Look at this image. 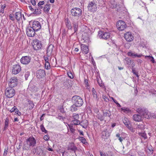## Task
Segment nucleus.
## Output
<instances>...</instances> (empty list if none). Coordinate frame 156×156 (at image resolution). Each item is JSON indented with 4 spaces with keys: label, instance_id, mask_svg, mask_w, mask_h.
Instances as JSON below:
<instances>
[{
    "label": "nucleus",
    "instance_id": "f257e3e1",
    "mask_svg": "<svg viewBox=\"0 0 156 156\" xmlns=\"http://www.w3.org/2000/svg\"><path fill=\"white\" fill-rule=\"evenodd\" d=\"M136 111L144 118L147 119H150L151 117L154 118H156V115L154 116L153 114H151L147 110L144 109L139 108L137 109Z\"/></svg>",
    "mask_w": 156,
    "mask_h": 156
},
{
    "label": "nucleus",
    "instance_id": "f03ea898",
    "mask_svg": "<svg viewBox=\"0 0 156 156\" xmlns=\"http://www.w3.org/2000/svg\"><path fill=\"white\" fill-rule=\"evenodd\" d=\"M72 101L73 104H75L79 107L82 106L83 103V99L77 95L73 97Z\"/></svg>",
    "mask_w": 156,
    "mask_h": 156
},
{
    "label": "nucleus",
    "instance_id": "7ed1b4c3",
    "mask_svg": "<svg viewBox=\"0 0 156 156\" xmlns=\"http://www.w3.org/2000/svg\"><path fill=\"white\" fill-rule=\"evenodd\" d=\"M71 13L72 16L75 18H78L81 15L82 11L80 8L75 7L71 9Z\"/></svg>",
    "mask_w": 156,
    "mask_h": 156
},
{
    "label": "nucleus",
    "instance_id": "20e7f679",
    "mask_svg": "<svg viewBox=\"0 0 156 156\" xmlns=\"http://www.w3.org/2000/svg\"><path fill=\"white\" fill-rule=\"evenodd\" d=\"M5 94L7 97L11 98L14 95L15 91L13 88L9 87L6 88Z\"/></svg>",
    "mask_w": 156,
    "mask_h": 156
},
{
    "label": "nucleus",
    "instance_id": "39448f33",
    "mask_svg": "<svg viewBox=\"0 0 156 156\" xmlns=\"http://www.w3.org/2000/svg\"><path fill=\"white\" fill-rule=\"evenodd\" d=\"M33 41V46L34 50H38L41 49L42 47V44L41 41L36 39L34 40Z\"/></svg>",
    "mask_w": 156,
    "mask_h": 156
},
{
    "label": "nucleus",
    "instance_id": "423d86ee",
    "mask_svg": "<svg viewBox=\"0 0 156 156\" xmlns=\"http://www.w3.org/2000/svg\"><path fill=\"white\" fill-rule=\"evenodd\" d=\"M98 35L100 38L107 40L110 38V33L109 32H105L100 31L98 33Z\"/></svg>",
    "mask_w": 156,
    "mask_h": 156
},
{
    "label": "nucleus",
    "instance_id": "0eeeda50",
    "mask_svg": "<svg viewBox=\"0 0 156 156\" xmlns=\"http://www.w3.org/2000/svg\"><path fill=\"white\" fill-rule=\"evenodd\" d=\"M116 24L117 27L119 30H123L126 27L125 22L122 20H119L117 22Z\"/></svg>",
    "mask_w": 156,
    "mask_h": 156
},
{
    "label": "nucleus",
    "instance_id": "6e6552de",
    "mask_svg": "<svg viewBox=\"0 0 156 156\" xmlns=\"http://www.w3.org/2000/svg\"><path fill=\"white\" fill-rule=\"evenodd\" d=\"M35 31H36L34 30V29H33L32 27H28L26 29L27 35L29 37L34 36L35 34Z\"/></svg>",
    "mask_w": 156,
    "mask_h": 156
},
{
    "label": "nucleus",
    "instance_id": "1a4fd4ad",
    "mask_svg": "<svg viewBox=\"0 0 156 156\" xmlns=\"http://www.w3.org/2000/svg\"><path fill=\"white\" fill-rule=\"evenodd\" d=\"M31 57L29 56H22L20 60L21 63L24 65H27L30 61Z\"/></svg>",
    "mask_w": 156,
    "mask_h": 156
},
{
    "label": "nucleus",
    "instance_id": "9d476101",
    "mask_svg": "<svg viewBox=\"0 0 156 156\" xmlns=\"http://www.w3.org/2000/svg\"><path fill=\"white\" fill-rule=\"evenodd\" d=\"M41 24L39 22L37 21H33L32 25V28L34 29V30L37 31L41 29Z\"/></svg>",
    "mask_w": 156,
    "mask_h": 156
},
{
    "label": "nucleus",
    "instance_id": "9b49d317",
    "mask_svg": "<svg viewBox=\"0 0 156 156\" xmlns=\"http://www.w3.org/2000/svg\"><path fill=\"white\" fill-rule=\"evenodd\" d=\"M21 70V67L20 65L16 64L13 65L12 66V72L14 74L19 73Z\"/></svg>",
    "mask_w": 156,
    "mask_h": 156
},
{
    "label": "nucleus",
    "instance_id": "f8f14e48",
    "mask_svg": "<svg viewBox=\"0 0 156 156\" xmlns=\"http://www.w3.org/2000/svg\"><path fill=\"white\" fill-rule=\"evenodd\" d=\"M88 8L90 12H95L97 10V5L94 2H90L88 4Z\"/></svg>",
    "mask_w": 156,
    "mask_h": 156
},
{
    "label": "nucleus",
    "instance_id": "ddd939ff",
    "mask_svg": "<svg viewBox=\"0 0 156 156\" xmlns=\"http://www.w3.org/2000/svg\"><path fill=\"white\" fill-rule=\"evenodd\" d=\"M72 118L73 119L72 121L73 124L76 125L80 124V121L78 120L79 119V116L78 114L73 113L72 116Z\"/></svg>",
    "mask_w": 156,
    "mask_h": 156
},
{
    "label": "nucleus",
    "instance_id": "4468645a",
    "mask_svg": "<svg viewBox=\"0 0 156 156\" xmlns=\"http://www.w3.org/2000/svg\"><path fill=\"white\" fill-rule=\"evenodd\" d=\"M18 80L16 77H13L10 79L9 83V87L13 88L17 86Z\"/></svg>",
    "mask_w": 156,
    "mask_h": 156
},
{
    "label": "nucleus",
    "instance_id": "2eb2a0df",
    "mask_svg": "<svg viewBox=\"0 0 156 156\" xmlns=\"http://www.w3.org/2000/svg\"><path fill=\"white\" fill-rule=\"evenodd\" d=\"M45 75V71L43 69H40L36 72V76L39 79L43 78Z\"/></svg>",
    "mask_w": 156,
    "mask_h": 156
},
{
    "label": "nucleus",
    "instance_id": "dca6fc26",
    "mask_svg": "<svg viewBox=\"0 0 156 156\" xmlns=\"http://www.w3.org/2000/svg\"><path fill=\"white\" fill-rule=\"evenodd\" d=\"M124 37L125 39L128 42H131L133 39V37L130 32L126 33L124 34Z\"/></svg>",
    "mask_w": 156,
    "mask_h": 156
},
{
    "label": "nucleus",
    "instance_id": "f3484780",
    "mask_svg": "<svg viewBox=\"0 0 156 156\" xmlns=\"http://www.w3.org/2000/svg\"><path fill=\"white\" fill-rule=\"evenodd\" d=\"M54 47V45L52 44H50L48 46L46 53L47 56L50 57L51 55Z\"/></svg>",
    "mask_w": 156,
    "mask_h": 156
},
{
    "label": "nucleus",
    "instance_id": "a211bd4d",
    "mask_svg": "<svg viewBox=\"0 0 156 156\" xmlns=\"http://www.w3.org/2000/svg\"><path fill=\"white\" fill-rule=\"evenodd\" d=\"M68 150H70L73 151L75 153L76 151L77 150V147L73 143H70L67 147Z\"/></svg>",
    "mask_w": 156,
    "mask_h": 156
},
{
    "label": "nucleus",
    "instance_id": "6ab92c4d",
    "mask_svg": "<svg viewBox=\"0 0 156 156\" xmlns=\"http://www.w3.org/2000/svg\"><path fill=\"white\" fill-rule=\"evenodd\" d=\"M27 140L31 146L34 147L35 145L36 140L35 138L33 137H30L27 139Z\"/></svg>",
    "mask_w": 156,
    "mask_h": 156
},
{
    "label": "nucleus",
    "instance_id": "aec40b11",
    "mask_svg": "<svg viewBox=\"0 0 156 156\" xmlns=\"http://www.w3.org/2000/svg\"><path fill=\"white\" fill-rule=\"evenodd\" d=\"M102 138L105 139H107L110 136V134L107 131V129H105L101 133Z\"/></svg>",
    "mask_w": 156,
    "mask_h": 156
},
{
    "label": "nucleus",
    "instance_id": "412c9836",
    "mask_svg": "<svg viewBox=\"0 0 156 156\" xmlns=\"http://www.w3.org/2000/svg\"><path fill=\"white\" fill-rule=\"evenodd\" d=\"M142 116L140 115L135 114L133 116V119L136 122H140L142 120Z\"/></svg>",
    "mask_w": 156,
    "mask_h": 156
},
{
    "label": "nucleus",
    "instance_id": "4be33fe9",
    "mask_svg": "<svg viewBox=\"0 0 156 156\" xmlns=\"http://www.w3.org/2000/svg\"><path fill=\"white\" fill-rule=\"evenodd\" d=\"M81 48L82 52L87 54L88 52L89 49L88 47L84 44H81Z\"/></svg>",
    "mask_w": 156,
    "mask_h": 156
},
{
    "label": "nucleus",
    "instance_id": "5701e85b",
    "mask_svg": "<svg viewBox=\"0 0 156 156\" xmlns=\"http://www.w3.org/2000/svg\"><path fill=\"white\" fill-rule=\"evenodd\" d=\"M29 143L26 140V141L23 143V150H28L29 149L31 146Z\"/></svg>",
    "mask_w": 156,
    "mask_h": 156
},
{
    "label": "nucleus",
    "instance_id": "b1692460",
    "mask_svg": "<svg viewBox=\"0 0 156 156\" xmlns=\"http://www.w3.org/2000/svg\"><path fill=\"white\" fill-rule=\"evenodd\" d=\"M15 16L16 20L19 21L22 19V13L20 12H16L15 14Z\"/></svg>",
    "mask_w": 156,
    "mask_h": 156
},
{
    "label": "nucleus",
    "instance_id": "393cba45",
    "mask_svg": "<svg viewBox=\"0 0 156 156\" xmlns=\"http://www.w3.org/2000/svg\"><path fill=\"white\" fill-rule=\"evenodd\" d=\"M127 54L129 56H131L133 58H135L136 57H140L142 56L141 55H138L137 54H136L135 53H133L131 52H128Z\"/></svg>",
    "mask_w": 156,
    "mask_h": 156
},
{
    "label": "nucleus",
    "instance_id": "a878e982",
    "mask_svg": "<svg viewBox=\"0 0 156 156\" xmlns=\"http://www.w3.org/2000/svg\"><path fill=\"white\" fill-rule=\"evenodd\" d=\"M65 22L66 25V27L69 29H72V27L71 26L70 21L69 20L68 18H66L65 19Z\"/></svg>",
    "mask_w": 156,
    "mask_h": 156
},
{
    "label": "nucleus",
    "instance_id": "bb28decb",
    "mask_svg": "<svg viewBox=\"0 0 156 156\" xmlns=\"http://www.w3.org/2000/svg\"><path fill=\"white\" fill-rule=\"evenodd\" d=\"M76 105H75V104H73L71 106L70 108V110L71 111L73 112L78 110V108L79 107Z\"/></svg>",
    "mask_w": 156,
    "mask_h": 156
},
{
    "label": "nucleus",
    "instance_id": "cd10ccee",
    "mask_svg": "<svg viewBox=\"0 0 156 156\" xmlns=\"http://www.w3.org/2000/svg\"><path fill=\"white\" fill-rule=\"evenodd\" d=\"M73 24L74 32L70 35V36H72L78 30V25L77 24L74 22L73 23Z\"/></svg>",
    "mask_w": 156,
    "mask_h": 156
},
{
    "label": "nucleus",
    "instance_id": "c85d7f7f",
    "mask_svg": "<svg viewBox=\"0 0 156 156\" xmlns=\"http://www.w3.org/2000/svg\"><path fill=\"white\" fill-rule=\"evenodd\" d=\"M9 119L6 118L4 123V130H5L7 129L9 126Z\"/></svg>",
    "mask_w": 156,
    "mask_h": 156
},
{
    "label": "nucleus",
    "instance_id": "c756f323",
    "mask_svg": "<svg viewBox=\"0 0 156 156\" xmlns=\"http://www.w3.org/2000/svg\"><path fill=\"white\" fill-rule=\"evenodd\" d=\"M41 10L40 9H38L37 8H35L33 13L34 14L39 15L41 13Z\"/></svg>",
    "mask_w": 156,
    "mask_h": 156
},
{
    "label": "nucleus",
    "instance_id": "7c9ffc66",
    "mask_svg": "<svg viewBox=\"0 0 156 156\" xmlns=\"http://www.w3.org/2000/svg\"><path fill=\"white\" fill-rule=\"evenodd\" d=\"M50 5L47 4L45 5V6L43 9V10L44 12H48L50 9Z\"/></svg>",
    "mask_w": 156,
    "mask_h": 156
},
{
    "label": "nucleus",
    "instance_id": "2f4dec72",
    "mask_svg": "<svg viewBox=\"0 0 156 156\" xmlns=\"http://www.w3.org/2000/svg\"><path fill=\"white\" fill-rule=\"evenodd\" d=\"M121 110L126 113H128L131 112V110L128 108L122 107L121 108Z\"/></svg>",
    "mask_w": 156,
    "mask_h": 156
},
{
    "label": "nucleus",
    "instance_id": "473e14b6",
    "mask_svg": "<svg viewBox=\"0 0 156 156\" xmlns=\"http://www.w3.org/2000/svg\"><path fill=\"white\" fill-rule=\"evenodd\" d=\"M138 134L140 136L144 139H146L147 138L146 134L144 132H139L138 133Z\"/></svg>",
    "mask_w": 156,
    "mask_h": 156
},
{
    "label": "nucleus",
    "instance_id": "72a5a7b5",
    "mask_svg": "<svg viewBox=\"0 0 156 156\" xmlns=\"http://www.w3.org/2000/svg\"><path fill=\"white\" fill-rule=\"evenodd\" d=\"M28 104H29L28 107H29V109H32L33 108L34 106V103H33L32 101L30 100H28Z\"/></svg>",
    "mask_w": 156,
    "mask_h": 156
},
{
    "label": "nucleus",
    "instance_id": "f704fd0d",
    "mask_svg": "<svg viewBox=\"0 0 156 156\" xmlns=\"http://www.w3.org/2000/svg\"><path fill=\"white\" fill-rule=\"evenodd\" d=\"M83 122H80V124H79L82 126L83 128H86L87 126V124L88 123L87 121H86L84 123Z\"/></svg>",
    "mask_w": 156,
    "mask_h": 156
},
{
    "label": "nucleus",
    "instance_id": "c9c22d12",
    "mask_svg": "<svg viewBox=\"0 0 156 156\" xmlns=\"http://www.w3.org/2000/svg\"><path fill=\"white\" fill-rule=\"evenodd\" d=\"M92 94L94 98L96 99H98V98L97 97V96L96 94V92L94 88H93L92 89Z\"/></svg>",
    "mask_w": 156,
    "mask_h": 156
},
{
    "label": "nucleus",
    "instance_id": "e433bc0d",
    "mask_svg": "<svg viewBox=\"0 0 156 156\" xmlns=\"http://www.w3.org/2000/svg\"><path fill=\"white\" fill-rule=\"evenodd\" d=\"M103 113L104 116H109L110 117L111 115V113L110 112H108L107 111H103Z\"/></svg>",
    "mask_w": 156,
    "mask_h": 156
},
{
    "label": "nucleus",
    "instance_id": "4c0bfd02",
    "mask_svg": "<svg viewBox=\"0 0 156 156\" xmlns=\"http://www.w3.org/2000/svg\"><path fill=\"white\" fill-rule=\"evenodd\" d=\"M97 117L101 121L104 120V116H103L102 114L100 113L98 114L97 115Z\"/></svg>",
    "mask_w": 156,
    "mask_h": 156
},
{
    "label": "nucleus",
    "instance_id": "58836bf2",
    "mask_svg": "<svg viewBox=\"0 0 156 156\" xmlns=\"http://www.w3.org/2000/svg\"><path fill=\"white\" fill-rule=\"evenodd\" d=\"M79 138L80 140V141L83 143L85 144L87 142L86 140L83 137H79Z\"/></svg>",
    "mask_w": 156,
    "mask_h": 156
},
{
    "label": "nucleus",
    "instance_id": "ea45409f",
    "mask_svg": "<svg viewBox=\"0 0 156 156\" xmlns=\"http://www.w3.org/2000/svg\"><path fill=\"white\" fill-rule=\"evenodd\" d=\"M58 109L62 113H64L65 112L63 108V106L62 105H60L58 106Z\"/></svg>",
    "mask_w": 156,
    "mask_h": 156
},
{
    "label": "nucleus",
    "instance_id": "a19ab883",
    "mask_svg": "<svg viewBox=\"0 0 156 156\" xmlns=\"http://www.w3.org/2000/svg\"><path fill=\"white\" fill-rule=\"evenodd\" d=\"M123 122L125 125L127 127L130 125V122L129 121H127L126 120L124 119L123 121Z\"/></svg>",
    "mask_w": 156,
    "mask_h": 156
},
{
    "label": "nucleus",
    "instance_id": "79ce46f5",
    "mask_svg": "<svg viewBox=\"0 0 156 156\" xmlns=\"http://www.w3.org/2000/svg\"><path fill=\"white\" fill-rule=\"evenodd\" d=\"M42 132H44L45 133H47V131L45 129L44 125L43 124L40 126Z\"/></svg>",
    "mask_w": 156,
    "mask_h": 156
},
{
    "label": "nucleus",
    "instance_id": "37998d69",
    "mask_svg": "<svg viewBox=\"0 0 156 156\" xmlns=\"http://www.w3.org/2000/svg\"><path fill=\"white\" fill-rule=\"evenodd\" d=\"M111 7L112 9L115 8L117 6V3L115 2H113V3H111Z\"/></svg>",
    "mask_w": 156,
    "mask_h": 156
},
{
    "label": "nucleus",
    "instance_id": "c03bdc74",
    "mask_svg": "<svg viewBox=\"0 0 156 156\" xmlns=\"http://www.w3.org/2000/svg\"><path fill=\"white\" fill-rule=\"evenodd\" d=\"M146 57H147L150 60V61L152 62L153 63H154V58L152 56H145Z\"/></svg>",
    "mask_w": 156,
    "mask_h": 156
},
{
    "label": "nucleus",
    "instance_id": "a18cd8bd",
    "mask_svg": "<svg viewBox=\"0 0 156 156\" xmlns=\"http://www.w3.org/2000/svg\"><path fill=\"white\" fill-rule=\"evenodd\" d=\"M45 66L47 69H49L51 68L49 63H46L45 64Z\"/></svg>",
    "mask_w": 156,
    "mask_h": 156
},
{
    "label": "nucleus",
    "instance_id": "49530a36",
    "mask_svg": "<svg viewBox=\"0 0 156 156\" xmlns=\"http://www.w3.org/2000/svg\"><path fill=\"white\" fill-rule=\"evenodd\" d=\"M67 74L68 77L70 79H73V74L71 71L68 72Z\"/></svg>",
    "mask_w": 156,
    "mask_h": 156
},
{
    "label": "nucleus",
    "instance_id": "de8ad7c7",
    "mask_svg": "<svg viewBox=\"0 0 156 156\" xmlns=\"http://www.w3.org/2000/svg\"><path fill=\"white\" fill-rule=\"evenodd\" d=\"M125 61L127 62V63L128 65H130L131 62V60L129 58H126Z\"/></svg>",
    "mask_w": 156,
    "mask_h": 156
},
{
    "label": "nucleus",
    "instance_id": "09e8293b",
    "mask_svg": "<svg viewBox=\"0 0 156 156\" xmlns=\"http://www.w3.org/2000/svg\"><path fill=\"white\" fill-rule=\"evenodd\" d=\"M30 75V73L28 72L27 71L26 72L25 74V77L26 80H27V78Z\"/></svg>",
    "mask_w": 156,
    "mask_h": 156
},
{
    "label": "nucleus",
    "instance_id": "8fccbe9b",
    "mask_svg": "<svg viewBox=\"0 0 156 156\" xmlns=\"http://www.w3.org/2000/svg\"><path fill=\"white\" fill-rule=\"evenodd\" d=\"M132 73H133L135 75H136L137 77H139V76L138 75V73L136 72V70H135V68H132Z\"/></svg>",
    "mask_w": 156,
    "mask_h": 156
},
{
    "label": "nucleus",
    "instance_id": "3c124183",
    "mask_svg": "<svg viewBox=\"0 0 156 156\" xmlns=\"http://www.w3.org/2000/svg\"><path fill=\"white\" fill-rule=\"evenodd\" d=\"M14 112L15 113L18 115L20 116L21 115V112L19 111V110L16 108Z\"/></svg>",
    "mask_w": 156,
    "mask_h": 156
},
{
    "label": "nucleus",
    "instance_id": "603ef678",
    "mask_svg": "<svg viewBox=\"0 0 156 156\" xmlns=\"http://www.w3.org/2000/svg\"><path fill=\"white\" fill-rule=\"evenodd\" d=\"M99 152L100 153L101 156H108V155L107 154H106L104 152L100 151Z\"/></svg>",
    "mask_w": 156,
    "mask_h": 156
},
{
    "label": "nucleus",
    "instance_id": "864d4df0",
    "mask_svg": "<svg viewBox=\"0 0 156 156\" xmlns=\"http://www.w3.org/2000/svg\"><path fill=\"white\" fill-rule=\"evenodd\" d=\"M127 128L132 132H134L135 129L131 126V125L128 127Z\"/></svg>",
    "mask_w": 156,
    "mask_h": 156
},
{
    "label": "nucleus",
    "instance_id": "5fc2aeb1",
    "mask_svg": "<svg viewBox=\"0 0 156 156\" xmlns=\"http://www.w3.org/2000/svg\"><path fill=\"white\" fill-rule=\"evenodd\" d=\"M116 136L119 138V140L120 142H122V138L120 136V134L119 133H117L116 134Z\"/></svg>",
    "mask_w": 156,
    "mask_h": 156
},
{
    "label": "nucleus",
    "instance_id": "6e6d98bb",
    "mask_svg": "<svg viewBox=\"0 0 156 156\" xmlns=\"http://www.w3.org/2000/svg\"><path fill=\"white\" fill-rule=\"evenodd\" d=\"M69 129L71 133H72L74 134L75 133V129H74L72 126L69 127Z\"/></svg>",
    "mask_w": 156,
    "mask_h": 156
},
{
    "label": "nucleus",
    "instance_id": "4d7b16f0",
    "mask_svg": "<svg viewBox=\"0 0 156 156\" xmlns=\"http://www.w3.org/2000/svg\"><path fill=\"white\" fill-rule=\"evenodd\" d=\"M84 83L86 87L88 88L89 87V84H88V80L87 79H85Z\"/></svg>",
    "mask_w": 156,
    "mask_h": 156
},
{
    "label": "nucleus",
    "instance_id": "13d9d810",
    "mask_svg": "<svg viewBox=\"0 0 156 156\" xmlns=\"http://www.w3.org/2000/svg\"><path fill=\"white\" fill-rule=\"evenodd\" d=\"M44 1H40L38 4V6H41V5H42L44 4Z\"/></svg>",
    "mask_w": 156,
    "mask_h": 156
},
{
    "label": "nucleus",
    "instance_id": "bf43d9fd",
    "mask_svg": "<svg viewBox=\"0 0 156 156\" xmlns=\"http://www.w3.org/2000/svg\"><path fill=\"white\" fill-rule=\"evenodd\" d=\"M48 138H49V137H48V135H45L44 136V137H43V139L44 140H45L46 141H47L48 140Z\"/></svg>",
    "mask_w": 156,
    "mask_h": 156
},
{
    "label": "nucleus",
    "instance_id": "052dcab7",
    "mask_svg": "<svg viewBox=\"0 0 156 156\" xmlns=\"http://www.w3.org/2000/svg\"><path fill=\"white\" fill-rule=\"evenodd\" d=\"M8 151V149H5L4 153L3 154L4 156H6V155L7 154Z\"/></svg>",
    "mask_w": 156,
    "mask_h": 156
},
{
    "label": "nucleus",
    "instance_id": "680f3d73",
    "mask_svg": "<svg viewBox=\"0 0 156 156\" xmlns=\"http://www.w3.org/2000/svg\"><path fill=\"white\" fill-rule=\"evenodd\" d=\"M9 18L11 20H12V21L14 20L15 19L14 18V17H13V16H12V15L10 14L9 15Z\"/></svg>",
    "mask_w": 156,
    "mask_h": 156
},
{
    "label": "nucleus",
    "instance_id": "e2e57ef3",
    "mask_svg": "<svg viewBox=\"0 0 156 156\" xmlns=\"http://www.w3.org/2000/svg\"><path fill=\"white\" fill-rule=\"evenodd\" d=\"M16 108V106H14L10 110V112L11 113L14 112L15 110H16L15 109Z\"/></svg>",
    "mask_w": 156,
    "mask_h": 156
},
{
    "label": "nucleus",
    "instance_id": "0e129e2a",
    "mask_svg": "<svg viewBox=\"0 0 156 156\" xmlns=\"http://www.w3.org/2000/svg\"><path fill=\"white\" fill-rule=\"evenodd\" d=\"M148 150H149L150 152H151V153H153V149L152 147H150L147 148Z\"/></svg>",
    "mask_w": 156,
    "mask_h": 156
},
{
    "label": "nucleus",
    "instance_id": "69168bd1",
    "mask_svg": "<svg viewBox=\"0 0 156 156\" xmlns=\"http://www.w3.org/2000/svg\"><path fill=\"white\" fill-rule=\"evenodd\" d=\"M130 142L129 141L127 140L126 143V147H128L130 145Z\"/></svg>",
    "mask_w": 156,
    "mask_h": 156
},
{
    "label": "nucleus",
    "instance_id": "338daca9",
    "mask_svg": "<svg viewBox=\"0 0 156 156\" xmlns=\"http://www.w3.org/2000/svg\"><path fill=\"white\" fill-rule=\"evenodd\" d=\"M31 3L33 5H36L35 0H30Z\"/></svg>",
    "mask_w": 156,
    "mask_h": 156
},
{
    "label": "nucleus",
    "instance_id": "774afa93",
    "mask_svg": "<svg viewBox=\"0 0 156 156\" xmlns=\"http://www.w3.org/2000/svg\"><path fill=\"white\" fill-rule=\"evenodd\" d=\"M30 9L32 11L34 12V9L31 6H28Z\"/></svg>",
    "mask_w": 156,
    "mask_h": 156
}]
</instances>
